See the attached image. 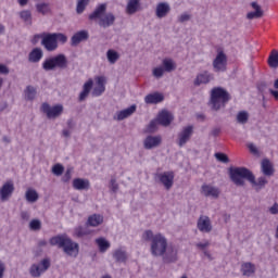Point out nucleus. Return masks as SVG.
I'll list each match as a JSON object with an SVG mask.
<instances>
[{
  "label": "nucleus",
  "instance_id": "obj_1",
  "mask_svg": "<svg viewBox=\"0 0 278 278\" xmlns=\"http://www.w3.org/2000/svg\"><path fill=\"white\" fill-rule=\"evenodd\" d=\"M142 239L151 242L150 252L153 257H162L163 264H175L179 250L174 244H168V239L162 233L153 235L152 230H146Z\"/></svg>",
  "mask_w": 278,
  "mask_h": 278
},
{
  "label": "nucleus",
  "instance_id": "obj_2",
  "mask_svg": "<svg viewBox=\"0 0 278 278\" xmlns=\"http://www.w3.org/2000/svg\"><path fill=\"white\" fill-rule=\"evenodd\" d=\"M41 38V47L48 51V53H53L58 51L61 45H66L68 42V37L62 33H43L40 35H35L34 39Z\"/></svg>",
  "mask_w": 278,
  "mask_h": 278
},
{
  "label": "nucleus",
  "instance_id": "obj_3",
  "mask_svg": "<svg viewBox=\"0 0 278 278\" xmlns=\"http://www.w3.org/2000/svg\"><path fill=\"white\" fill-rule=\"evenodd\" d=\"M50 244L51 247L63 249L64 253L71 257H77V255H79V244L73 242V240L66 235L52 237L50 239Z\"/></svg>",
  "mask_w": 278,
  "mask_h": 278
},
{
  "label": "nucleus",
  "instance_id": "obj_4",
  "mask_svg": "<svg viewBox=\"0 0 278 278\" xmlns=\"http://www.w3.org/2000/svg\"><path fill=\"white\" fill-rule=\"evenodd\" d=\"M50 244L51 247L63 249L64 253L71 257H77V255H79V244L73 242V240L66 235L52 237L50 239Z\"/></svg>",
  "mask_w": 278,
  "mask_h": 278
},
{
  "label": "nucleus",
  "instance_id": "obj_5",
  "mask_svg": "<svg viewBox=\"0 0 278 278\" xmlns=\"http://www.w3.org/2000/svg\"><path fill=\"white\" fill-rule=\"evenodd\" d=\"M108 4L103 3L96 8V10L89 15V21H97L99 18V26L103 29L112 27L116 23V16L113 13H105Z\"/></svg>",
  "mask_w": 278,
  "mask_h": 278
},
{
  "label": "nucleus",
  "instance_id": "obj_6",
  "mask_svg": "<svg viewBox=\"0 0 278 278\" xmlns=\"http://www.w3.org/2000/svg\"><path fill=\"white\" fill-rule=\"evenodd\" d=\"M231 99V96L227 90L216 87L213 88L211 91V99L208 102V105L211 106V110H214V112H218L222 108H225L227 103H229V100Z\"/></svg>",
  "mask_w": 278,
  "mask_h": 278
},
{
  "label": "nucleus",
  "instance_id": "obj_7",
  "mask_svg": "<svg viewBox=\"0 0 278 278\" xmlns=\"http://www.w3.org/2000/svg\"><path fill=\"white\" fill-rule=\"evenodd\" d=\"M229 175L235 186H244V179L253 182V172L247 167H230Z\"/></svg>",
  "mask_w": 278,
  "mask_h": 278
},
{
  "label": "nucleus",
  "instance_id": "obj_8",
  "mask_svg": "<svg viewBox=\"0 0 278 278\" xmlns=\"http://www.w3.org/2000/svg\"><path fill=\"white\" fill-rule=\"evenodd\" d=\"M68 59L66 54L60 53L50 58H47L42 63L43 71H55V68H67Z\"/></svg>",
  "mask_w": 278,
  "mask_h": 278
},
{
  "label": "nucleus",
  "instance_id": "obj_9",
  "mask_svg": "<svg viewBox=\"0 0 278 278\" xmlns=\"http://www.w3.org/2000/svg\"><path fill=\"white\" fill-rule=\"evenodd\" d=\"M51 268V261L43 258L39 264H33L29 268L31 277H40L42 273H47Z\"/></svg>",
  "mask_w": 278,
  "mask_h": 278
},
{
  "label": "nucleus",
  "instance_id": "obj_10",
  "mask_svg": "<svg viewBox=\"0 0 278 278\" xmlns=\"http://www.w3.org/2000/svg\"><path fill=\"white\" fill-rule=\"evenodd\" d=\"M41 110L48 118H58L59 116H62V113L64 112V106L62 104L51 106L49 105V103H43L41 105Z\"/></svg>",
  "mask_w": 278,
  "mask_h": 278
},
{
  "label": "nucleus",
  "instance_id": "obj_11",
  "mask_svg": "<svg viewBox=\"0 0 278 278\" xmlns=\"http://www.w3.org/2000/svg\"><path fill=\"white\" fill-rule=\"evenodd\" d=\"M213 70L215 73H225L227 71V55L219 51L213 61Z\"/></svg>",
  "mask_w": 278,
  "mask_h": 278
},
{
  "label": "nucleus",
  "instance_id": "obj_12",
  "mask_svg": "<svg viewBox=\"0 0 278 278\" xmlns=\"http://www.w3.org/2000/svg\"><path fill=\"white\" fill-rule=\"evenodd\" d=\"M159 181H161L162 186H164L165 190H170L173 188V184H175V172H164L156 175Z\"/></svg>",
  "mask_w": 278,
  "mask_h": 278
},
{
  "label": "nucleus",
  "instance_id": "obj_13",
  "mask_svg": "<svg viewBox=\"0 0 278 278\" xmlns=\"http://www.w3.org/2000/svg\"><path fill=\"white\" fill-rule=\"evenodd\" d=\"M194 134L193 126H186L178 134L177 144L178 147H185L188 142H190V138Z\"/></svg>",
  "mask_w": 278,
  "mask_h": 278
},
{
  "label": "nucleus",
  "instance_id": "obj_14",
  "mask_svg": "<svg viewBox=\"0 0 278 278\" xmlns=\"http://www.w3.org/2000/svg\"><path fill=\"white\" fill-rule=\"evenodd\" d=\"M12 194H14V181L8 180L0 188V201H10Z\"/></svg>",
  "mask_w": 278,
  "mask_h": 278
},
{
  "label": "nucleus",
  "instance_id": "obj_15",
  "mask_svg": "<svg viewBox=\"0 0 278 278\" xmlns=\"http://www.w3.org/2000/svg\"><path fill=\"white\" fill-rule=\"evenodd\" d=\"M197 228L202 233H210L213 229L212 219L207 215H201L198 219Z\"/></svg>",
  "mask_w": 278,
  "mask_h": 278
},
{
  "label": "nucleus",
  "instance_id": "obj_16",
  "mask_svg": "<svg viewBox=\"0 0 278 278\" xmlns=\"http://www.w3.org/2000/svg\"><path fill=\"white\" fill-rule=\"evenodd\" d=\"M156 121L159 122V125H162V127H168L170 123L175 121V117L170 112L163 110L157 114Z\"/></svg>",
  "mask_w": 278,
  "mask_h": 278
},
{
  "label": "nucleus",
  "instance_id": "obj_17",
  "mask_svg": "<svg viewBox=\"0 0 278 278\" xmlns=\"http://www.w3.org/2000/svg\"><path fill=\"white\" fill-rule=\"evenodd\" d=\"M162 144V137L161 136H148L143 141L144 149L151 150L160 147Z\"/></svg>",
  "mask_w": 278,
  "mask_h": 278
},
{
  "label": "nucleus",
  "instance_id": "obj_18",
  "mask_svg": "<svg viewBox=\"0 0 278 278\" xmlns=\"http://www.w3.org/2000/svg\"><path fill=\"white\" fill-rule=\"evenodd\" d=\"M88 38H90L88 30H79L72 36L71 46L77 47V45H79L80 42H84L85 40H88Z\"/></svg>",
  "mask_w": 278,
  "mask_h": 278
},
{
  "label": "nucleus",
  "instance_id": "obj_19",
  "mask_svg": "<svg viewBox=\"0 0 278 278\" xmlns=\"http://www.w3.org/2000/svg\"><path fill=\"white\" fill-rule=\"evenodd\" d=\"M202 194L204 197H212V199H218V197H220V189L212 185H203Z\"/></svg>",
  "mask_w": 278,
  "mask_h": 278
},
{
  "label": "nucleus",
  "instance_id": "obj_20",
  "mask_svg": "<svg viewBox=\"0 0 278 278\" xmlns=\"http://www.w3.org/2000/svg\"><path fill=\"white\" fill-rule=\"evenodd\" d=\"M97 86L92 90V97H101L105 92V77L98 76L96 78Z\"/></svg>",
  "mask_w": 278,
  "mask_h": 278
},
{
  "label": "nucleus",
  "instance_id": "obj_21",
  "mask_svg": "<svg viewBox=\"0 0 278 278\" xmlns=\"http://www.w3.org/2000/svg\"><path fill=\"white\" fill-rule=\"evenodd\" d=\"M251 8L254 11L247 14L249 21H253V18H262V16H264V10H262V7L257 4V2H251Z\"/></svg>",
  "mask_w": 278,
  "mask_h": 278
},
{
  "label": "nucleus",
  "instance_id": "obj_22",
  "mask_svg": "<svg viewBox=\"0 0 278 278\" xmlns=\"http://www.w3.org/2000/svg\"><path fill=\"white\" fill-rule=\"evenodd\" d=\"M170 13V4L168 2H160L156 5L155 14L157 18H165Z\"/></svg>",
  "mask_w": 278,
  "mask_h": 278
},
{
  "label": "nucleus",
  "instance_id": "obj_23",
  "mask_svg": "<svg viewBox=\"0 0 278 278\" xmlns=\"http://www.w3.org/2000/svg\"><path fill=\"white\" fill-rule=\"evenodd\" d=\"M45 55V52L42 51V48H34L29 53H28V62L31 64H38L40 60H42Z\"/></svg>",
  "mask_w": 278,
  "mask_h": 278
},
{
  "label": "nucleus",
  "instance_id": "obj_24",
  "mask_svg": "<svg viewBox=\"0 0 278 278\" xmlns=\"http://www.w3.org/2000/svg\"><path fill=\"white\" fill-rule=\"evenodd\" d=\"M214 79V75L210 74V72L205 71L201 74H198L193 84L194 86H201L202 84H210Z\"/></svg>",
  "mask_w": 278,
  "mask_h": 278
},
{
  "label": "nucleus",
  "instance_id": "obj_25",
  "mask_svg": "<svg viewBox=\"0 0 278 278\" xmlns=\"http://www.w3.org/2000/svg\"><path fill=\"white\" fill-rule=\"evenodd\" d=\"M162 101H164V94L160 92L150 93L144 98V102L148 105H155L157 103H162Z\"/></svg>",
  "mask_w": 278,
  "mask_h": 278
},
{
  "label": "nucleus",
  "instance_id": "obj_26",
  "mask_svg": "<svg viewBox=\"0 0 278 278\" xmlns=\"http://www.w3.org/2000/svg\"><path fill=\"white\" fill-rule=\"evenodd\" d=\"M92 86H94V81L92 79H89L86 81L83 86V91L80 92L78 97V101H86L88 99V94H90V90H92Z\"/></svg>",
  "mask_w": 278,
  "mask_h": 278
},
{
  "label": "nucleus",
  "instance_id": "obj_27",
  "mask_svg": "<svg viewBox=\"0 0 278 278\" xmlns=\"http://www.w3.org/2000/svg\"><path fill=\"white\" fill-rule=\"evenodd\" d=\"M73 188L75 190H88L90 188V180L84 178H75L73 180Z\"/></svg>",
  "mask_w": 278,
  "mask_h": 278
},
{
  "label": "nucleus",
  "instance_id": "obj_28",
  "mask_svg": "<svg viewBox=\"0 0 278 278\" xmlns=\"http://www.w3.org/2000/svg\"><path fill=\"white\" fill-rule=\"evenodd\" d=\"M262 172L266 177H273L275 175V169L273 168V163L269 160L265 159L262 162Z\"/></svg>",
  "mask_w": 278,
  "mask_h": 278
},
{
  "label": "nucleus",
  "instance_id": "obj_29",
  "mask_svg": "<svg viewBox=\"0 0 278 278\" xmlns=\"http://www.w3.org/2000/svg\"><path fill=\"white\" fill-rule=\"evenodd\" d=\"M140 0H128L126 12L127 14H136V12H140Z\"/></svg>",
  "mask_w": 278,
  "mask_h": 278
},
{
  "label": "nucleus",
  "instance_id": "obj_30",
  "mask_svg": "<svg viewBox=\"0 0 278 278\" xmlns=\"http://www.w3.org/2000/svg\"><path fill=\"white\" fill-rule=\"evenodd\" d=\"M135 112H136V104H132L128 109H125L117 113V121H125V118H129V116H131V114H134Z\"/></svg>",
  "mask_w": 278,
  "mask_h": 278
},
{
  "label": "nucleus",
  "instance_id": "obj_31",
  "mask_svg": "<svg viewBox=\"0 0 278 278\" xmlns=\"http://www.w3.org/2000/svg\"><path fill=\"white\" fill-rule=\"evenodd\" d=\"M241 273L244 277H251V275L255 274V264L243 263L241 265Z\"/></svg>",
  "mask_w": 278,
  "mask_h": 278
},
{
  "label": "nucleus",
  "instance_id": "obj_32",
  "mask_svg": "<svg viewBox=\"0 0 278 278\" xmlns=\"http://www.w3.org/2000/svg\"><path fill=\"white\" fill-rule=\"evenodd\" d=\"M250 184H252L256 192H260L262 188L266 187V184H268V180L266 179V177H260L257 180H255V175H253V182H250Z\"/></svg>",
  "mask_w": 278,
  "mask_h": 278
},
{
  "label": "nucleus",
  "instance_id": "obj_33",
  "mask_svg": "<svg viewBox=\"0 0 278 278\" xmlns=\"http://www.w3.org/2000/svg\"><path fill=\"white\" fill-rule=\"evenodd\" d=\"M92 232L88 229V226H78L74 229V236L76 238H84V236H90Z\"/></svg>",
  "mask_w": 278,
  "mask_h": 278
},
{
  "label": "nucleus",
  "instance_id": "obj_34",
  "mask_svg": "<svg viewBox=\"0 0 278 278\" xmlns=\"http://www.w3.org/2000/svg\"><path fill=\"white\" fill-rule=\"evenodd\" d=\"M163 71L166 73H173L177 68V64H175V61L173 59H164L163 60Z\"/></svg>",
  "mask_w": 278,
  "mask_h": 278
},
{
  "label": "nucleus",
  "instance_id": "obj_35",
  "mask_svg": "<svg viewBox=\"0 0 278 278\" xmlns=\"http://www.w3.org/2000/svg\"><path fill=\"white\" fill-rule=\"evenodd\" d=\"M96 244L98 245L100 253H105V251L111 247L110 241L105 238L96 239Z\"/></svg>",
  "mask_w": 278,
  "mask_h": 278
},
{
  "label": "nucleus",
  "instance_id": "obj_36",
  "mask_svg": "<svg viewBox=\"0 0 278 278\" xmlns=\"http://www.w3.org/2000/svg\"><path fill=\"white\" fill-rule=\"evenodd\" d=\"M267 62L270 68H278V50H271Z\"/></svg>",
  "mask_w": 278,
  "mask_h": 278
},
{
  "label": "nucleus",
  "instance_id": "obj_37",
  "mask_svg": "<svg viewBox=\"0 0 278 278\" xmlns=\"http://www.w3.org/2000/svg\"><path fill=\"white\" fill-rule=\"evenodd\" d=\"M103 223V216L99 214H93L88 218L87 224L90 225V227H99Z\"/></svg>",
  "mask_w": 278,
  "mask_h": 278
},
{
  "label": "nucleus",
  "instance_id": "obj_38",
  "mask_svg": "<svg viewBox=\"0 0 278 278\" xmlns=\"http://www.w3.org/2000/svg\"><path fill=\"white\" fill-rule=\"evenodd\" d=\"M113 257L115 262L118 263L127 262V252H125L123 249H117L114 251Z\"/></svg>",
  "mask_w": 278,
  "mask_h": 278
},
{
  "label": "nucleus",
  "instance_id": "obj_39",
  "mask_svg": "<svg viewBox=\"0 0 278 278\" xmlns=\"http://www.w3.org/2000/svg\"><path fill=\"white\" fill-rule=\"evenodd\" d=\"M38 191L36 189H27L25 193V199L28 203H36L38 201Z\"/></svg>",
  "mask_w": 278,
  "mask_h": 278
},
{
  "label": "nucleus",
  "instance_id": "obj_40",
  "mask_svg": "<svg viewBox=\"0 0 278 278\" xmlns=\"http://www.w3.org/2000/svg\"><path fill=\"white\" fill-rule=\"evenodd\" d=\"M106 59L110 62V64H116V62H118V60H121V54H118V52H116V50H108Z\"/></svg>",
  "mask_w": 278,
  "mask_h": 278
},
{
  "label": "nucleus",
  "instance_id": "obj_41",
  "mask_svg": "<svg viewBox=\"0 0 278 278\" xmlns=\"http://www.w3.org/2000/svg\"><path fill=\"white\" fill-rule=\"evenodd\" d=\"M237 122L240 123V125H247L249 123V112L241 111L237 114Z\"/></svg>",
  "mask_w": 278,
  "mask_h": 278
},
{
  "label": "nucleus",
  "instance_id": "obj_42",
  "mask_svg": "<svg viewBox=\"0 0 278 278\" xmlns=\"http://www.w3.org/2000/svg\"><path fill=\"white\" fill-rule=\"evenodd\" d=\"M20 17L22 21H24V23H26V25H31V11L24 10L20 12Z\"/></svg>",
  "mask_w": 278,
  "mask_h": 278
},
{
  "label": "nucleus",
  "instance_id": "obj_43",
  "mask_svg": "<svg viewBox=\"0 0 278 278\" xmlns=\"http://www.w3.org/2000/svg\"><path fill=\"white\" fill-rule=\"evenodd\" d=\"M157 125H160L157 118L152 119L146 128V134H155L157 131Z\"/></svg>",
  "mask_w": 278,
  "mask_h": 278
},
{
  "label": "nucleus",
  "instance_id": "obj_44",
  "mask_svg": "<svg viewBox=\"0 0 278 278\" xmlns=\"http://www.w3.org/2000/svg\"><path fill=\"white\" fill-rule=\"evenodd\" d=\"M25 97L28 101H34V99H36V88L33 86H27Z\"/></svg>",
  "mask_w": 278,
  "mask_h": 278
},
{
  "label": "nucleus",
  "instance_id": "obj_45",
  "mask_svg": "<svg viewBox=\"0 0 278 278\" xmlns=\"http://www.w3.org/2000/svg\"><path fill=\"white\" fill-rule=\"evenodd\" d=\"M90 3V0H78L76 12L77 14H83L84 10H86V7Z\"/></svg>",
  "mask_w": 278,
  "mask_h": 278
},
{
  "label": "nucleus",
  "instance_id": "obj_46",
  "mask_svg": "<svg viewBox=\"0 0 278 278\" xmlns=\"http://www.w3.org/2000/svg\"><path fill=\"white\" fill-rule=\"evenodd\" d=\"M37 8V12H39V14H49L51 12V9L49 8L48 3H39L36 5Z\"/></svg>",
  "mask_w": 278,
  "mask_h": 278
},
{
  "label": "nucleus",
  "instance_id": "obj_47",
  "mask_svg": "<svg viewBox=\"0 0 278 278\" xmlns=\"http://www.w3.org/2000/svg\"><path fill=\"white\" fill-rule=\"evenodd\" d=\"M29 228L33 230V231H40L42 229V223L39 220V219H33L30 223H29Z\"/></svg>",
  "mask_w": 278,
  "mask_h": 278
},
{
  "label": "nucleus",
  "instance_id": "obj_48",
  "mask_svg": "<svg viewBox=\"0 0 278 278\" xmlns=\"http://www.w3.org/2000/svg\"><path fill=\"white\" fill-rule=\"evenodd\" d=\"M0 75H10V67L5 64H0ZM3 88V78L0 77V90Z\"/></svg>",
  "mask_w": 278,
  "mask_h": 278
},
{
  "label": "nucleus",
  "instance_id": "obj_49",
  "mask_svg": "<svg viewBox=\"0 0 278 278\" xmlns=\"http://www.w3.org/2000/svg\"><path fill=\"white\" fill-rule=\"evenodd\" d=\"M215 157L218 162H222L223 164H229V156L225 153H215Z\"/></svg>",
  "mask_w": 278,
  "mask_h": 278
},
{
  "label": "nucleus",
  "instance_id": "obj_50",
  "mask_svg": "<svg viewBox=\"0 0 278 278\" xmlns=\"http://www.w3.org/2000/svg\"><path fill=\"white\" fill-rule=\"evenodd\" d=\"M52 173L53 175H55L56 177H60L63 173H64V166H62V164H55L52 167Z\"/></svg>",
  "mask_w": 278,
  "mask_h": 278
},
{
  "label": "nucleus",
  "instance_id": "obj_51",
  "mask_svg": "<svg viewBox=\"0 0 278 278\" xmlns=\"http://www.w3.org/2000/svg\"><path fill=\"white\" fill-rule=\"evenodd\" d=\"M152 74L156 79H160L161 77H164V67H156L153 70Z\"/></svg>",
  "mask_w": 278,
  "mask_h": 278
},
{
  "label": "nucleus",
  "instance_id": "obj_52",
  "mask_svg": "<svg viewBox=\"0 0 278 278\" xmlns=\"http://www.w3.org/2000/svg\"><path fill=\"white\" fill-rule=\"evenodd\" d=\"M110 189L112 192H114V194H116V192H118V182H116V178L111 179Z\"/></svg>",
  "mask_w": 278,
  "mask_h": 278
},
{
  "label": "nucleus",
  "instance_id": "obj_53",
  "mask_svg": "<svg viewBox=\"0 0 278 278\" xmlns=\"http://www.w3.org/2000/svg\"><path fill=\"white\" fill-rule=\"evenodd\" d=\"M257 89L264 94L268 90V84L266 81H261L257 84Z\"/></svg>",
  "mask_w": 278,
  "mask_h": 278
},
{
  "label": "nucleus",
  "instance_id": "obj_54",
  "mask_svg": "<svg viewBox=\"0 0 278 278\" xmlns=\"http://www.w3.org/2000/svg\"><path fill=\"white\" fill-rule=\"evenodd\" d=\"M220 127H215L211 130L210 136L213 138H218V136H220Z\"/></svg>",
  "mask_w": 278,
  "mask_h": 278
},
{
  "label": "nucleus",
  "instance_id": "obj_55",
  "mask_svg": "<svg viewBox=\"0 0 278 278\" xmlns=\"http://www.w3.org/2000/svg\"><path fill=\"white\" fill-rule=\"evenodd\" d=\"M179 23H186L190 21V15L188 13H184L178 17Z\"/></svg>",
  "mask_w": 278,
  "mask_h": 278
},
{
  "label": "nucleus",
  "instance_id": "obj_56",
  "mask_svg": "<svg viewBox=\"0 0 278 278\" xmlns=\"http://www.w3.org/2000/svg\"><path fill=\"white\" fill-rule=\"evenodd\" d=\"M4 274H5V263H3V261H0V278H3Z\"/></svg>",
  "mask_w": 278,
  "mask_h": 278
},
{
  "label": "nucleus",
  "instance_id": "obj_57",
  "mask_svg": "<svg viewBox=\"0 0 278 278\" xmlns=\"http://www.w3.org/2000/svg\"><path fill=\"white\" fill-rule=\"evenodd\" d=\"M21 218H22V220H29V218H30L29 212L23 211V212L21 213Z\"/></svg>",
  "mask_w": 278,
  "mask_h": 278
},
{
  "label": "nucleus",
  "instance_id": "obj_58",
  "mask_svg": "<svg viewBox=\"0 0 278 278\" xmlns=\"http://www.w3.org/2000/svg\"><path fill=\"white\" fill-rule=\"evenodd\" d=\"M270 214H278V203H274L271 207H269Z\"/></svg>",
  "mask_w": 278,
  "mask_h": 278
},
{
  "label": "nucleus",
  "instance_id": "obj_59",
  "mask_svg": "<svg viewBox=\"0 0 278 278\" xmlns=\"http://www.w3.org/2000/svg\"><path fill=\"white\" fill-rule=\"evenodd\" d=\"M249 149H250L251 153H253L254 155H257V153H260V152L257 151V148H256L255 144H253V143H250V144H249Z\"/></svg>",
  "mask_w": 278,
  "mask_h": 278
},
{
  "label": "nucleus",
  "instance_id": "obj_60",
  "mask_svg": "<svg viewBox=\"0 0 278 278\" xmlns=\"http://www.w3.org/2000/svg\"><path fill=\"white\" fill-rule=\"evenodd\" d=\"M197 247L203 251V249H207V247H210V242L205 241L204 243H197Z\"/></svg>",
  "mask_w": 278,
  "mask_h": 278
},
{
  "label": "nucleus",
  "instance_id": "obj_61",
  "mask_svg": "<svg viewBox=\"0 0 278 278\" xmlns=\"http://www.w3.org/2000/svg\"><path fill=\"white\" fill-rule=\"evenodd\" d=\"M67 127H68V129H75V121L68 119L67 121Z\"/></svg>",
  "mask_w": 278,
  "mask_h": 278
},
{
  "label": "nucleus",
  "instance_id": "obj_62",
  "mask_svg": "<svg viewBox=\"0 0 278 278\" xmlns=\"http://www.w3.org/2000/svg\"><path fill=\"white\" fill-rule=\"evenodd\" d=\"M62 135L64 136V138H71V130L63 129Z\"/></svg>",
  "mask_w": 278,
  "mask_h": 278
},
{
  "label": "nucleus",
  "instance_id": "obj_63",
  "mask_svg": "<svg viewBox=\"0 0 278 278\" xmlns=\"http://www.w3.org/2000/svg\"><path fill=\"white\" fill-rule=\"evenodd\" d=\"M269 92L273 94V97H275V99L278 100V91L270 89Z\"/></svg>",
  "mask_w": 278,
  "mask_h": 278
},
{
  "label": "nucleus",
  "instance_id": "obj_64",
  "mask_svg": "<svg viewBox=\"0 0 278 278\" xmlns=\"http://www.w3.org/2000/svg\"><path fill=\"white\" fill-rule=\"evenodd\" d=\"M28 0H18L20 5L24 7L27 5Z\"/></svg>",
  "mask_w": 278,
  "mask_h": 278
}]
</instances>
